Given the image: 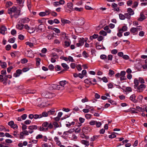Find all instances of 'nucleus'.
<instances>
[{"instance_id":"28","label":"nucleus","mask_w":147,"mask_h":147,"mask_svg":"<svg viewBox=\"0 0 147 147\" xmlns=\"http://www.w3.org/2000/svg\"><path fill=\"white\" fill-rule=\"evenodd\" d=\"M81 142L85 145L88 146L89 145V142L87 140H82L81 141Z\"/></svg>"},{"instance_id":"24","label":"nucleus","mask_w":147,"mask_h":147,"mask_svg":"<svg viewBox=\"0 0 147 147\" xmlns=\"http://www.w3.org/2000/svg\"><path fill=\"white\" fill-rule=\"evenodd\" d=\"M138 28H136L133 27L130 30V31L131 32L135 33L136 32L138 31Z\"/></svg>"},{"instance_id":"54","label":"nucleus","mask_w":147,"mask_h":147,"mask_svg":"<svg viewBox=\"0 0 147 147\" xmlns=\"http://www.w3.org/2000/svg\"><path fill=\"white\" fill-rule=\"evenodd\" d=\"M121 42L120 41H117L115 42H114L112 44V45L114 47L117 46L118 44H119Z\"/></svg>"},{"instance_id":"40","label":"nucleus","mask_w":147,"mask_h":147,"mask_svg":"<svg viewBox=\"0 0 147 147\" xmlns=\"http://www.w3.org/2000/svg\"><path fill=\"white\" fill-rule=\"evenodd\" d=\"M1 66L3 68H5L6 67L7 64L5 62L1 63Z\"/></svg>"},{"instance_id":"59","label":"nucleus","mask_w":147,"mask_h":147,"mask_svg":"<svg viewBox=\"0 0 147 147\" xmlns=\"http://www.w3.org/2000/svg\"><path fill=\"white\" fill-rule=\"evenodd\" d=\"M109 75H111L110 76H111L112 75H113L115 74L114 72L113 71L110 69L109 71Z\"/></svg>"},{"instance_id":"9","label":"nucleus","mask_w":147,"mask_h":147,"mask_svg":"<svg viewBox=\"0 0 147 147\" xmlns=\"http://www.w3.org/2000/svg\"><path fill=\"white\" fill-rule=\"evenodd\" d=\"M25 54L28 57L33 58L34 55L32 52L31 50H27L25 52Z\"/></svg>"},{"instance_id":"21","label":"nucleus","mask_w":147,"mask_h":147,"mask_svg":"<svg viewBox=\"0 0 147 147\" xmlns=\"http://www.w3.org/2000/svg\"><path fill=\"white\" fill-rule=\"evenodd\" d=\"M73 4L71 3H68L67 4V6L70 9L72 10H74V8L73 7Z\"/></svg>"},{"instance_id":"36","label":"nucleus","mask_w":147,"mask_h":147,"mask_svg":"<svg viewBox=\"0 0 147 147\" xmlns=\"http://www.w3.org/2000/svg\"><path fill=\"white\" fill-rule=\"evenodd\" d=\"M31 2L30 0H27V5L28 7V9L30 10V9L31 8Z\"/></svg>"},{"instance_id":"37","label":"nucleus","mask_w":147,"mask_h":147,"mask_svg":"<svg viewBox=\"0 0 147 147\" xmlns=\"http://www.w3.org/2000/svg\"><path fill=\"white\" fill-rule=\"evenodd\" d=\"M127 27L126 26H124L122 27L121 29L119 30V31H125L127 30Z\"/></svg>"},{"instance_id":"20","label":"nucleus","mask_w":147,"mask_h":147,"mask_svg":"<svg viewBox=\"0 0 147 147\" xmlns=\"http://www.w3.org/2000/svg\"><path fill=\"white\" fill-rule=\"evenodd\" d=\"M79 42L80 43L82 44V45H83L85 42H86V40H85L83 38H78Z\"/></svg>"},{"instance_id":"7","label":"nucleus","mask_w":147,"mask_h":147,"mask_svg":"<svg viewBox=\"0 0 147 147\" xmlns=\"http://www.w3.org/2000/svg\"><path fill=\"white\" fill-rule=\"evenodd\" d=\"M37 126L36 125H32L29 126L28 127L29 132L30 134H32L34 132V130H36L37 129Z\"/></svg>"},{"instance_id":"61","label":"nucleus","mask_w":147,"mask_h":147,"mask_svg":"<svg viewBox=\"0 0 147 147\" xmlns=\"http://www.w3.org/2000/svg\"><path fill=\"white\" fill-rule=\"evenodd\" d=\"M55 69L57 71H59L61 70V67L59 65H56L55 67Z\"/></svg>"},{"instance_id":"46","label":"nucleus","mask_w":147,"mask_h":147,"mask_svg":"<svg viewBox=\"0 0 147 147\" xmlns=\"http://www.w3.org/2000/svg\"><path fill=\"white\" fill-rule=\"evenodd\" d=\"M26 44L27 45H29L30 47H32L33 46V44L32 43L30 42H26Z\"/></svg>"},{"instance_id":"26","label":"nucleus","mask_w":147,"mask_h":147,"mask_svg":"<svg viewBox=\"0 0 147 147\" xmlns=\"http://www.w3.org/2000/svg\"><path fill=\"white\" fill-rule=\"evenodd\" d=\"M84 82L85 83L87 84H92V83L91 81V79L90 78H87L85 80H84Z\"/></svg>"},{"instance_id":"13","label":"nucleus","mask_w":147,"mask_h":147,"mask_svg":"<svg viewBox=\"0 0 147 147\" xmlns=\"http://www.w3.org/2000/svg\"><path fill=\"white\" fill-rule=\"evenodd\" d=\"M7 30V28L5 26H2L0 28V33L3 35H5Z\"/></svg>"},{"instance_id":"14","label":"nucleus","mask_w":147,"mask_h":147,"mask_svg":"<svg viewBox=\"0 0 147 147\" xmlns=\"http://www.w3.org/2000/svg\"><path fill=\"white\" fill-rule=\"evenodd\" d=\"M134 88L135 89H137L139 84L138 80L137 79L135 78L134 80Z\"/></svg>"},{"instance_id":"10","label":"nucleus","mask_w":147,"mask_h":147,"mask_svg":"<svg viewBox=\"0 0 147 147\" xmlns=\"http://www.w3.org/2000/svg\"><path fill=\"white\" fill-rule=\"evenodd\" d=\"M51 13V10H46L45 12H40L39 15L41 16H44L46 15H49Z\"/></svg>"},{"instance_id":"22","label":"nucleus","mask_w":147,"mask_h":147,"mask_svg":"<svg viewBox=\"0 0 147 147\" xmlns=\"http://www.w3.org/2000/svg\"><path fill=\"white\" fill-rule=\"evenodd\" d=\"M55 109H53L51 110H50L49 111H48V115H53L55 113Z\"/></svg>"},{"instance_id":"34","label":"nucleus","mask_w":147,"mask_h":147,"mask_svg":"<svg viewBox=\"0 0 147 147\" xmlns=\"http://www.w3.org/2000/svg\"><path fill=\"white\" fill-rule=\"evenodd\" d=\"M132 91V89L131 87H127L125 88V92H131Z\"/></svg>"},{"instance_id":"43","label":"nucleus","mask_w":147,"mask_h":147,"mask_svg":"<svg viewBox=\"0 0 147 147\" xmlns=\"http://www.w3.org/2000/svg\"><path fill=\"white\" fill-rule=\"evenodd\" d=\"M21 63L23 64L26 63L28 62V60L26 58L22 59L21 60Z\"/></svg>"},{"instance_id":"57","label":"nucleus","mask_w":147,"mask_h":147,"mask_svg":"<svg viewBox=\"0 0 147 147\" xmlns=\"http://www.w3.org/2000/svg\"><path fill=\"white\" fill-rule=\"evenodd\" d=\"M138 4V2L137 1H135L134 2L133 5L132 6L133 8H136Z\"/></svg>"},{"instance_id":"52","label":"nucleus","mask_w":147,"mask_h":147,"mask_svg":"<svg viewBox=\"0 0 147 147\" xmlns=\"http://www.w3.org/2000/svg\"><path fill=\"white\" fill-rule=\"evenodd\" d=\"M15 38H11L8 40V41L10 43H13L15 42Z\"/></svg>"},{"instance_id":"56","label":"nucleus","mask_w":147,"mask_h":147,"mask_svg":"<svg viewBox=\"0 0 147 147\" xmlns=\"http://www.w3.org/2000/svg\"><path fill=\"white\" fill-rule=\"evenodd\" d=\"M116 137V136L115 134V133H113L111 135H110L109 136V138H115Z\"/></svg>"},{"instance_id":"3","label":"nucleus","mask_w":147,"mask_h":147,"mask_svg":"<svg viewBox=\"0 0 147 147\" xmlns=\"http://www.w3.org/2000/svg\"><path fill=\"white\" fill-rule=\"evenodd\" d=\"M19 10V9H17L16 7L13 6L12 7L9 8L8 9L7 12L10 14V16L11 17V14L15 13L17 10Z\"/></svg>"},{"instance_id":"64","label":"nucleus","mask_w":147,"mask_h":147,"mask_svg":"<svg viewBox=\"0 0 147 147\" xmlns=\"http://www.w3.org/2000/svg\"><path fill=\"white\" fill-rule=\"evenodd\" d=\"M81 130V129L80 128H78L76 129H75V131H75L76 133H79L80 132Z\"/></svg>"},{"instance_id":"35","label":"nucleus","mask_w":147,"mask_h":147,"mask_svg":"<svg viewBox=\"0 0 147 147\" xmlns=\"http://www.w3.org/2000/svg\"><path fill=\"white\" fill-rule=\"evenodd\" d=\"M98 37V35L94 34L93 35L90 37V40H92L93 39H95L97 38Z\"/></svg>"},{"instance_id":"25","label":"nucleus","mask_w":147,"mask_h":147,"mask_svg":"<svg viewBox=\"0 0 147 147\" xmlns=\"http://www.w3.org/2000/svg\"><path fill=\"white\" fill-rule=\"evenodd\" d=\"M127 11L128 13L130 14L131 15H132L134 14V11L131 8H128L127 9Z\"/></svg>"},{"instance_id":"15","label":"nucleus","mask_w":147,"mask_h":147,"mask_svg":"<svg viewBox=\"0 0 147 147\" xmlns=\"http://www.w3.org/2000/svg\"><path fill=\"white\" fill-rule=\"evenodd\" d=\"M146 19V17L144 14L143 13L141 12L140 15V17L138 19V20L140 21H142Z\"/></svg>"},{"instance_id":"58","label":"nucleus","mask_w":147,"mask_h":147,"mask_svg":"<svg viewBox=\"0 0 147 147\" xmlns=\"http://www.w3.org/2000/svg\"><path fill=\"white\" fill-rule=\"evenodd\" d=\"M96 121L92 120L90 122L89 124L91 125H93L96 124Z\"/></svg>"},{"instance_id":"1","label":"nucleus","mask_w":147,"mask_h":147,"mask_svg":"<svg viewBox=\"0 0 147 147\" xmlns=\"http://www.w3.org/2000/svg\"><path fill=\"white\" fill-rule=\"evenodd\" d=\"M56 34L53 32H47L46 33H44L42 36L46 38L49 40H51L53 39L54 37V35Z\"/></svg>"},{"instance_id":"62","label":"nucleus","mask_w":147,"mask_h":147,"mask_svg":"<svg viewBox=\"0 0 147 147\" xmlns=\"http://www.w3.org/2000/svg\"><path fill=\"white\" fill-rule=\"evenodd\" d=\"M27 117V115L26 114H24L22 115L21 117L22 119L23 120L25 119Z\"/></svg>"},{"instance_id":"27","label":"nucleus","mask_w":147,"mask_h":147,"mask_svg":"<svg viewBox=\"0 0 147 147\" xmlns=\"http://www.w3.org/2000/svg\"><path fill=\"white\" fill-rule=\"evenodd\" d=\"M61 22L63 24H69L70 22V21L69 20L62 19L61 20Z\"/></svg>"},{"instance_id":"18","label":"nucleus","mask_w":147,"mask_h":147,"mask_svg":"<svg viewBox=\"0 0 147 147\" xmlns=\"http://www.w3.org/2000/svg\"><path fill=\"white\" fill-rule=\"evenodd\" d=\"M59 140V138L57 136H55L54 138V140L56 142L58 146H60L61 144V143Z\"/></svg>"},{"instance_id":"39","label":"nucleus","mask_w":147,"mask_h":147,"mask_svg":"<svg viewBox=\"0 0 147 147\" xmlns=\"http://www.w3.org/2000/svg\"><path fill=\"white\" fill-rule=\"evenodd\" d=\"M119 18L121 20H124L125 19V16L121 13L119 14Z\"/></svg>"},{"instance_id":"41","label":"nucleus","mask_w":147,"mask_h":147,"mask_svg":"<svg viewBox=\"0 0 147 147\" xmlns=\"http://www.w3.org/2000/svg\"><path fill=\"white\" fill-rule=\"evenodd\" d=\"M99 34L100 35H103L104 36H105L107 35L106 32L104 30H101L99 33Z\"/></svg>"},{"instance_id":"16","label":"nucleus","mask_w":147,"mask_h":147,"mask_svg":"<svg viewBox=\"0 0 147 147\" xmlns=\"http://www.w3.org/2000/svg\"><path fill=\"white\" fill-rule=\"evenodd\" d=\"M30 21L29 18H24L21 19V21L22 23H28Z\"/></svg>"},{"instance_id":"32","label":"nucleus","mask_w":147,"mask_h":147,"mask_svg":"<svg viewBox=\"0 0 147 147\" xmlns=\"http://www.w3.org/2000/svg\"><path fill=\"white\" fill-rule=\"evenodd\" d=\"M34 118L35 119H40L42 118V116L40 114L39 115L35 114L34 115Z\"/></svg>"},{"instance_id":"55","label":"nucleus","mask_w":147,"mask_h":147,"mask_svg":"<svg viewBox=\"0 0 147 147\" xmlns=\"http://www.w3.org/2000/svg\"><path fill=\"white\" fill-rule=\"evenodd\" d=\"M100 58L102 59H107V56L105 55H101L100 56Z\"/></svg>"},{"instance_id":"19","label":"nucleus","mask_w":147,"mask_h":147,"mask_svg":"<svg viewBox=\"0 0 147 147\" xmlns=\"http://www.w3.org/2000/svg\"><path fill=\"white\" fill-rule=\"evenodd\" d=\"M136 96L135 94H133L130 97V99L134 102H136L137 101L135 99Z\"/></svg>"},{"instance_id":"23","label":"nucleus","mask_w":147,"mask_h":147,"mask_svg":"<svg viewBox=\"0 0 147 147\" xmlns=\"http://www.w3.org/2000/svg\"><path fill=\"white\" fill-rule=\"evenodd\" d=\"M36 28V32H41L42 31V25H39L37 28Z\"/></svg>"},{"instance_id":"12","label":"nucleus","mask_w":147,"mask_h":147,"mask_svg":"<svg viewBox=\"0 0 147 147\" xmlns=\"http://www.w3.org/2000/svg\"><path fill=\"white\" fill-rule=\"evenodd\" d=\"M25 25L22 24V23H18L16 25V28L20 30H22L24 27Z\"/></svg>"},{"instance_id":"4","label":"nucleus","mask_w":147,"mask_h":147,"mask_svg":"<svg viewBox=\"0 0 147 147\" xmlns=\"http://www.w3.org/2000/svg\"><path fill=\"white\" fill-rule=\"evenodd\" d=\"M68 83L65 80H63L59 82L58 85L60 90H63L64 89V87L65 85Z\"/></svg>"},{"instance_id":"8","label":"nucleus","mask_w":147,"mask_h":147,"mask_svg":"<svg viewBox=\"0 0 147 147\" xmlns=\"http://www.w3.org/2000/svg\"><path fill=\"white\" fill-rule=\"evenodd\" d=\"M49 88L50 90L54 89L60 90L58 85L57 84H52L49 86Z\"/></svg>"},{"instance_id":"33","label":"nucleus","mask_w":147,"mask_h":147,"mask_svg":"<svg viewBox=\"0 0 147 147\" xmlns=\"http://www.w3.org/2000/svg\"><path fill=\"white\" fill-rule=\"evenodd\" d=\"M75 131V128L70 129L67 131H65L64 132L63 134H65L66 132H68L69 133H71Z\"/></svg>"},{"instance_id":"51","label":"nucleus","mask_w":147,"mask_h":147,"mask_svg":"<svg viewBox=\"0 0 147 147\" xmlns=\"http://www.w3.org/2000/svg\"><path fill=\"white\" fill-rule=\"evenodd\" d=\"M51 55L53 57L52 58H55V59H57L58 58V56L55 53H52L51 54Z\"/></svg>"},{"instance_id":"2","label":"nucleus","mask_w":147,"mask_h":147,"mask_svg":"<svg viewBox=\"0 0 147 147\" xmlns=\"http://www.w3.org/2000/svg\"><path fill=\"white\" fill-rule=\"evenodd\" d=\"M24 28L27 30L28 32L30 34L34 33L36 31L35 28L30 27L27 24L25 25Z\"/></svg>"},{"instance_id":"11","label":"nucleus","mask_w":147,"mask_h":147,"mask_svg":"<svg viewBox=\"0 0 147 147\" xmlns=\"http://www.w3.org/2000/svg\"><path fill=\"white\" fill-rule=\"evenodd\" d=\"M64 1H56L53 3V5L55 7H57L59 6L60 5L64 4Z\"/></svg>"},{"instance_id":"49","label":"nucleus","mask_w":147,"mask_h":147,"mask_svg":"<svg viewBox=\"0 0 147 147\" xmlns=\"http://www.w3.org/2000/svg\"><path fill=\"white\" fill-rule=\"evenodd\" d=\"M65 45L66 47H69L70 45V42L69 41H65L64 42Z\"/></svg>"},{"instance_id":"38","label":"nucleus","mask_w":147,"mask_h":147,"mask_svg":"<svg viewBox=\"0 0 147 147\" xmlns=\"http://www.w3.org/2000/svg\"><path fill=\"white\" fill-rule=\"evenodd\" d=\"M36 64L37 66H39L40 65V59L39 58H36Z\"/></svg>"},{"instance_id":"50","label":"nucleus","mask_w":147,"mask_h":147,"mask_svg":"<svg viewBox=\"0 0 147 147\" xmlns=\"http://www.w3.org/2000/svg\"><path fill=\"white\" fill-rule=\"evenodd\" d=\"M138 81L141 84H144L145 83L144 80L142 78H139Z\"/></svg>"},{"instance_id":"31","label":"nucleus","mask_w":147,"mask_h":147,"mask_svg":"<svg viewBox=\"0 0 147 147\" xmlns=\"http://www.w3.org/2000/svg\"><path fill=\"white\" fill-rule=\"evenodd\" d=\"M40 115L42 116V118L43 117H47L49 115L48 113L46 112H43Z\"/></svg>"},{"instance_id":"44","label":"nucleus","mask_w":147,"mask_h":147,"mask_svg":"<svg viewBox=\"0 0 147 147\" xmlns=\"http://www.w3.org/2000/svg\"><path fill=\"white\" fill-rule=\"evenodd\" d=\"M83 56L85 58H86L88 57V54L85 51H84L82 53Z\"/></svg>"},{"instance_id":"53","label":"nucleus","mask_w":147,"mask_h":147,"mask_svg":"<svg viewBox=\"0 0 147 147\" xmlns=\"http://www.w3.org/2000/svg\"><path fill=\"white\" fill-rule=\"evenodd\" d=\"M51 13V15L54 17H56L57 15V13L56 12L53 11H51V13Z\"/></svg>"},{"instance_id":"30","label":"nucleus","mask_w":147,"mask_h":147,"mask_svg":"<svg viewBox=\"0 0 147 147\" xmlns=\"http://www.w3.org/2000/svg\"><path fill=\"white\" fill-rule=\"evenodd\" d=\"M81 137L82 138H85L86 140H88L89 138V137L85 135L84 133L81 134Z\"/></svg>"},{"instance_id":"5","label":"nucleus","mask_w":147,"mask_h":147,"mask_svg":"<svg viewBox=\"0 0 147 147\" xmlns=\"http://www.w3.org/2000/svg\"><path fill=\"white\" fill-rule=\"evenodd\" d=\"M20 12L21 10H20L19 9L18 10H17L15 13L11 14V18H17L20 15Z\"/></svg>"},{"instance_id":"42","label":"nucleus","mask_w":147,"mask_h":147,"mask_svg":"<svg viewBox=\"0 0 147 147\" xmlns=\"http://www.w3.org/2000/svg\"><path fill=\"white\" fill-rule=\"evenodd\" d=\"M83 8H79L78 7H75L74 9V10H75L77 11H83Z\"/></svg>"},{"instance_id":"45","label":"nucleus","mask_w":147,"mask_h":147,"mask_svg":"<svg viewBox=\"0 0 147 147\" xmlns=\"http://www.w3.org/2000/svg\"><path fill=\"white\" fill-rule=\"evenodd\" d=\"M131 16L128 13H125V18H126L128 19H129L130 18Z\"/></svg>"},{"instance_id":"48","label":"nucleus","mask_w":147,"mask_h":147,"mask_svg":"<svg viewBox=\"0 0 147 147\" xmlns=\"http://www.w3.org/2000/svg\"><path fill=\"white\" fill-rule=\"evenodd\" d=\"M49 125V123L47 121L44 122L42 124V126L43 127H48Z\"/></svg>"},{"instance_id":"63","label":"nucleus","mask_w":147,"mask_h":147,"mask_svg":"<svg viewBox=\"0 0 147 147\" xmlns=\"http://www.w3.org/2000/svg\"><path fill=\"white\" fill-rule=\"evenodd\" d=\"M85 7L86 9L88 10H93V8H92L91 7L88 6V5H86V6H85Z\"/></svg>"},{"instance_id":"60","label":"nucleus","mask_w":147,"mask_h":147,"mask_svg":"<svg viewBox=\"0 0 147 147\" xmlns=\"http://www.w3.org/2000/svg\"><path fill=\"white\" fill-rule=\"evenodd\" d=\"M76 68L77 70L79 71H80L82 69L81 66L80 64L76 66Z\"/></svg>"},{"instance_id":"17","label":"nucleus","mask_w":147,"mask_h":147,"mask_svg":"<svg viewBox=\"0 0 147 147\" xmlns=\"http://www.w3.org/2000/svg\"><path fill=\"white\" fill-rule=\"evenodd\" d=\"M53 125L54 126L55 129L57 128L60 127H61V124L60 125H59L58 123L56 121L53 122Z\"/></svg>"},{"instance_id":"47","label":"nucleus","mask_w":147,"mask_h":147,"mask_svg":"<svg viewBox=\"0 0 147 147\" xmlns=\"http://www.w3.org/2000/svg\"><path fill=\"white\" fill-rule=\"evenodd\" d=\"M48 130V128H45L44 127H40L39 128V130L40 131H47Z\"/></svg>"},{"instance_id":"29","label":"nucleus","mask_w":147,"mask_h":147,"mask_svg":"<svg viewBox=\"0 0 147 147\" xmlns=\"http://www.w3.org/2000/svg\"><path fill=\"white\" fill-rule=\"evenodd\" d=\"M61 65L65 69H69V67L68 65L66 63H62Z\"/></svg>"},{"instance_id":"6","label":"nucleus","mask_w":147,"mask_h":147,"mask_svg":"<svg viewBox=\"0 0 147 147\" xmlns=\"http://www.w3.org/2000/svg\"><path fill=\"white\" fill-rule=\"evenodd\" d=\"M146 85L144 84H142L139 86L136 89L137 91L138 92H141L143 91V89L145 88Z\"/></svg>"}]
</instances>
